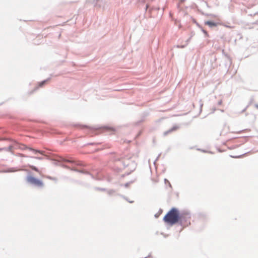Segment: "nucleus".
<instances>
[{
  "label": "nucleus",
  "mask_w": 258,
  "mask_h": 258,
  "mask_svg": "<svg viewBox=\"0 0 258 258\" xmlns=\"http://www.w3.org/2000/svg\"><path fill=\"white\" fill-rule=\"evenodd\" d=\"M30 167L33 170L38 172V169L37 167L34 166H30Z\"/></svg>",
  "instance_id": "nucleus-7"
},
{
  "label": "nucleus",
  "mask_w": 258,
  "mask_h": 258,
  "mask_svg": "<svg viewBox=\"0 0 258 258\" xmlns=\"http://www.w3.org/2000/svg\"><path fill=\"white\" fill-rule=\"evenodd\" d=\"M185 218H188L187 215L180 214L177 209L173 208L164 216L163 220L168 224L173 225L177 223H183Z\"/></svg>",
  "instance_id": "nucleus-1"
},
{
  "label": "nucleus",
  "mask_w": 258,
  "mask_h": 258,
  "mask_svg": "<svg viewBox=\"0 0 258 258\" xmlns=\"http://www.w3.org/2000/svg\"><path fill=\"white\" fill-rule=\"evenodd\" d=\"M171 132V131H168V132H165V133H164V135H167L169 132Z\"/></svg>",
  "instance_id": "nucleus-11"
},
{
  "label": "nucleus",
  "mask_w": 258,
  "mask_h": 258,
  "mask_svg": "<svg viewBox=\"0 0 258 258\" xmlns=\"http://www.w3.org/2000/svg\"><path fill=\"white\" fill-rule=\"evenodd\" d=\"M45 82H46V81L42 82L40 84L39 86H42V85H43Z\"/></svg>",
  "instance_id": "nucleus-8"
},
{
  "label": "nucleus",
  "mask_w": 258,
  "mask_h": 258,
  "mask_svg": "<svg viewBox=\"0 0 258 258\" xmlns=\"http://www.w3.org/2000/svg\"><path fill=\"white\" fill-rule=\"evenodd\" d=\"M27 181L29 183L34 185L38 187H42L43 186V182L32 176H28L27 177Z\"/></svg>",
  "instance_id": "nucleus-2"
},
{
  "label": "nucleus",
  "mask_w": 258,
  "mask_h": 258,
  "mask_svg": "<svg viewBox=\"0 0 258 258\" xmlns=\"http://www.w3.org/2000/svg\"><path fill=\"white\" fill-rule=\"evenodd\" d=\"M205 25H208L210 27L216 26L217 24L212 21H207L205 23Z\"/></svg>",
  "instance_id": "nucleus-6"
},
{
  "label": "nucleus",
  "mask_w": 258,
  "mask_h": 258,
  "mask_svg": "<svg viewBox=\"0 0 258 258\" xmlns=\"http://www.w3.org/2000/svg\"><path fill=\"white\" fill-rule=\"evenodd\" d=\"M27 148L29 150L33 151L34 152V153L35 154H37V153H38L42 155H44V151H40V150H36V149H33L31 148Z\"/></svg>",
  "instance_id": "nucleus-5"
},
{
  "label": "nucleus",
  "mask_w": 258,
  "mask_h": 258,
  "mask_svg": "<svg viewBox=\"0 0 258 258\" xmlns=\"http://www.w3.org/2000/svg\"><path fill=\"white\" fill-rule=\"evenodd\" d=\"M132 158V156L131 155H128L127 157V158H122V162L123 163L124 165L125 166H128L131 161V159Z\"/></svg>",
  "instance_id": "nucleus-3"
},
{
  "label": "nucleus",
  "mask_w": 258,
  "mask_h": 258,
  "mask_svg": "<svg viewBox=\"0 0 258 258\" xmlns=\"http://www.w3.org/2000/svg\"><path fill=\"white\" fill-rule=\"evenodd\" d=\"M241 133V131H239V132H236V133H237V134H239V133Z\"/></svg>",
  "instance_id": "nucleus-12"
},
{
  "label": "nucleus",
  "mask_w": 258,
  "mask_h": 258,
  "mask_svg": "<svg viewBox=\"0 0 258 258\" xmlns=\"http://www.w3.org/2000/svg\"><path fill=\"white\" fill-rule=\"evenodd\" d=\"M222 101L221 100H220V101H219V102H218V104H219V105L222 104Z\"/></svg>",
  "instance_id": "nucleus-10"
},
{
  "label": "nucleus",
  "mask_w": 258,
  "mask_h": 258,
  "mask_svg": "<svg viewBox=\"0 0 258 258\" xmlns=\"http://www.w3.org/2000/svg\"><path fill=\"white\" fill-rule=\"evenodd\" d=\"M181 214H184L187 215L188 216V218H185L183 219V222L182 223H180L181 224L188 225V224H190V217L188 214L187 213H181Z\"/></svg>",
  "instance_id": "nucleus-4"
},
{
  "label": "nucleus",
  "mask_w": 258,
  "mask_h": 258,
  "mask_svg": "<svg viewBox=\"0 0 258 258\" xmlns=\"http://www.w3.org/2000/svg\"><path fill=\"white\" fill-rule=\"evenodd\" d=\"M36 158H37V159H41V158H38V157H37Z\"/></svg>",
  "instance_id": "nucleus-13"
},
{
  "label": "nucleus",
  "mask_w": 258,
  "mask_h": 258,
  "mask_svg": "<svg viewBox=\"0 0 258 258\" xmlns=\"http://www.w3.org/2000/svg\"><path fill=\"white\" fill-rule=\"evenodd\" d=\"M203 31L207 36H208V34L205 30H203Z\"/></svg>",
  "instance_id": "nucleus-9"
}]
</instances>
